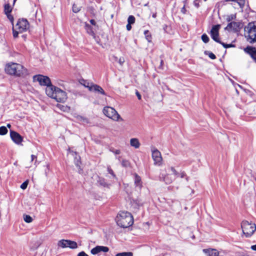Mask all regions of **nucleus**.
I'll list each match as a JSON object with an SVG mask.
<instances>
[{"label": "nucleus", "mask_w": 256, "mask_h": 256, "mask_svg": "<svg viewBox=\"0 0 256 256\" xmlns=\"http://www.w3.org/2000/svg\"><path fill=\"white\" fill-rule=\"evenodd\" d=\"M128 23L130 24H133L135 22V18L133 16H130L128 19Z\"/></svg>", "instance_id": "nucleus-35"}, {"label": "nucleus", "mask_w": 256, "mask_h": 256, "mask_svg": "<svg viewBox=\"0 0 256 256\" xmlns=\"http://www.w3.org/2000/svg\"><path fill=\"white\" fill-rule=\"evenodd\" d=\"M10 136L12 141L17 144H21L23 141V138L17 132L10 130Z\"/></svg>", "instance_id": "nucleus-10"}, {"label": "nucleus", "mask_w": 256, "mask_h": 256, "mask_svg": "<svg viewBox=\"0 0 256 256\" xmlns=\"http://www.w3.org/2000/svg\"><path fill=\"white\" fill-rule=\"evenodd\" d=\"M82 81H83L84 83H82V85L84 87L87 88L89 90H90V88H92L93 85L94 84H93L92 82H90L86 80H83Z\"/></svg>", "instance_id": "nucleus-26"}, {"label": "nucleus", "mask_w": 256, "mask_h": 256, "mask_svg": "<svg viewBox=\"0 0 256 256\" xmlns=\"http://www.w3.org/2000/svg\"><path fill=\"white\" fill-rule=\"evenodd\" d=\"M236 18V14H231L230 16H228L226 18V21L229 22L231 21L232 20H234Z\"/></svg>", "instance_id": "nucleus-40"}, {"label": "nucleus", "mask_w": 256, "mask_h": 256, "mask_svg": "<svg viewBox=\"0 0 256 256\" xmlns=\"http://www.w3.org/2000/svg\"><path fill=\"white\" fill-rule=\"evenodd\" d=\"M242 232L246 237H250L256 230V226L254 224L249 222L247 220H243L241 224Z\"/></svg>", "instance_id": "nucleus-5"}, {"label": "nucleus", "mask_w": 256, "mask_h": 256, "mask_svg": "<svg viewBox=\"0 0 256 256\" xmlns=\"http://www.w3.org/2000/svg\"><path fill=\"white\" fill-rule=\"evenodd\" d=\"M28 180H26L25 182H24L21 185H20V188L22 190H25L28 186Z\"/></svg>", "instance_id": "nucleus-37"}, {"label": "nucleus", "mask_w": 256, "mask_h": 256, "mask_svg": "<svg viewBox=\"0 0 256 256\" xmlns=\"http://www.w3.org/2000/svg\"><path fill=\"white\" fill-rule=\"evenodd\" d=\"M202 251L206 256H218L219 254L218 252L216 249H203Z\"/></svg>", "instance_id": "nucleus-15"}, {"label": "nucleus", "mask_w": 256, "mask_h": 256, "mask_svg": "<svg viewBox=\"0 0 256 256\" xmlns=\"http://www.w3.org/2000/svg\"><path fill=\"white\" fill-rule=\"evenodd\" d=\"M80 8L78 7L76 4H74L72 6V12L74 13H77L80 12Z\"/></svg>", "instance_id": "nucleus-36"}, {"label": "nucleus", "mask_w": 256, "mask_h": 256, "mask_svg": "<svg viewBox=\"0 0 256 256\" xmlns=\"http://www.w3.org/2000/svg\"><path fill=\"white\" fill-rule=\"evenodd\" d=\"M33 79L34 81L38 82L40 85L46 86V88H52V87L54 86L52 84L50 78L47 76L41 74L36 75L34 76Z\"/></svg>", "instance_id": "nucleus-7"}, {"label": "nucleus", "mask_w": 256, "mask_h": 256, "mask_svg": "<svg viewBox=\"0 0 256 256\" xmlns=\"http://www.w3.org/2000/svg\"><path fill=\"white\" fill-rule=\"evenodd\" d=\"M220 24H218L214 25L210 32V35L212 38L216 42L218 43L220 42V40L219 38V30L220 28Z\"/></svg>", "instance_id": "nucleus-8"}, {"label": "nucleus", "mask_w": 256, "mask_h": 256, "mask_svg": "<svg viewBox=\"0 0 256 256\" xmlns=\"http://www.w3.org/2000/svg\"><path fill=\"white\" fill-rule=\"evenodd\" d=\"M110 150L111 152H114L115 154H118L120 152V151L119 150H114V149H113V150H111L110 149Z\"/></svg>", "instance_id": "nucleus-46"}, {"label": "nucleus", "mask_w": 256, "mask_h": 256, "mask_svg": "<svg viewBox=\"0 0 256 256\" xmlns=\"http://www.w3.org/2000/svg\"><path fill=\"white\" fill-rule=\"evenodd\" d=\"M130 144L131 146L135 148H138L140 146V143L138 139L136 138H131L130 140Z\"/></svg>", "instance_id": "nucleus-21"}, {"label": "nucleus", "mask_w": 256, "mask_h": 256, "mask_svg": "<svg viewBox=\"0 0 256 256\" xmlns=\"http://www.w3.org/2000/svg\"><path fill=\"white\" fill-rule=\"evenodd\" d=\"M68 248L72 249H75L78 248V244L76 242L68 240Z\"/></svg>", "instance_id": "nucleus-23"}, {"label": "nucleus", "mask_w": 256, "mask_h": 256, "mask_svg": "<svg viewBox=\"0 0 256 256\" xmlns=\"http://www.w3.org/2000/svg\"><path fill=\"white\" fill-rule=\"evenodd\" d=\"M109 251V248L108 246H97L96 247L92 248L90 252L92 254L95 255L98 254L100 252H107Z\"/></svg>", "instance_id": "nucleus-11"}, {"label": "nucleus", "mask_w": 256, "mask_h": 256, "mask_svg": "<svg viewBox=\"0 0 256 256\" xmlns=\"http://www.w3.org/2000/svg\"><path fill=\"white\" fill-rule=\"evenodd\" d=\"M97 182L100 186H103L104 188H109L110 186V184H108L106 182V179L102 177H98V179L97 180Z\"/></svg>", "instance_id": "nucleus-16"}, {"label": "nucleus", "mask_w": 256, "mask_h": 256, "mask_svg": "<svg viewBox=\"0 0 256 256\" xmlns=\"http://www.w3.org/2000/svg\"><path fill=\"white\" fill-rule=\"evenodd\" d=\"M232 2H236L238 4L240 8H243L246 4L245 0H232Z\"/></svg>", "instance_id": "nucleus-31"}, {"label": "nucleus", "mask_w": 256, "mask_h": 256, "mask_svg": "<svg viewBox=\"0 0 256 256\" xmlns=\"http://www.w3.org/2000/svg\"><path fill=\"white\" fill-rule=\"evenodd\" d=\"M80 162L78 160H77L75 161V164L76 166L78 168H79V170H78V172L80 174H81L82 173V170L80 168Z\"/></svg>", "instance_id": "nucleus-39"}, {"label": "nucleus", "mask_w": 256, "mask_h": 256, "mask_svg": "<svg viewBox=\"0 0 256 256\" xmlns=\"http://www.w3.org/2000/svg\"><path fill=\"white\" fill-rule=\"evenodd\" d=\"M163 65H164V60H161L160 64V66H158V68L162 70L163 69Z\"/></svg>", "instance_id": "nucleus-53"}, {"label": "nucleus", "mask_w": 256, "mask_h": 256, "mask_svg": "<svg viewBox=\"0 0 256 256\" xmlns=\"http://www.w3.org/2000/svg\"><path fill=\"white\" fill-rule=\"evenodd\" d=\"M152 17L153 18H156V13L155 12V13H154L152 15Z\"/></svg>", "instance_id": "nucleus-59"}, {"label": "nucleus", "mask_w": 256, "mask_h": 256, "mask_svg": "<svg viewBox=\"0 0 256 256\" xmlns=\"http://www.w3.org/2000/svg\"><path fill=\"white\" fill-rule=\"evenodd\" d=\"M85 29L87 33L92 36L94 38H96V34L93 30L92 27L89 24L86 23L84 26Z\"/></svg>", "instance_id": "nucleus-17"}, {"label": "nucleus", "mask_w": 256, "mask_h": 256, "mask_svg": "<svg viewBox=\"0 0 256 256\" xmlns=\"http://www.w3.org/2000/svg\"><path fill=\"white\" fill-rule=\"evenodd\" d=\"M90 12V14L94 15V9L93 7H90L88 8Z\"/></svg>", "instance_id": "nucleus-51"}, {"label": "nucleus", "mask_w": 256, "mask_h": 256, "mask_svg": "<svg viewBox=\"0 0 256 256\" xmlns=\"http://www.w3.org/2000/svg\"><path fill=\"white\" fill-rule=\"evenodd\" d=\"M52 88H46V94L49 97L55 99L58 102H64L67 98L66 93L55 86Z\"/></svg>", "instance_id": "nucleus-3"}, {"label": "nucleus", "mask_w": 256, "mask_h": 256, "mask_svg": "<svg viewBox=\"0 0 256 256\" xmlns=\"http://www.w3.org/2000/svg\"><path fill=\"white\" fill-rule=\"evenodd\" d=\"M36 158H37V157L36 156L34 155V154L31 155V161L32 162V161L35 160V164L36 162Z\"/></svg>", "instance_id": "nucleus-49"}, {"label": "nucleus", "mask_w": 256, "mask_h": 256, "mask_svg": "<svg viewBox=\"0 0 256 256\" xmlns=\"http://www.w3.org/2000/svg\"><path fill=\"white\" fill-rule=\"evenodd\" d=\"M119 62L120 64H122L124 62V61H122L121 59H120Z\"/></svg>", "instance_id": "nucleus-60"}, {"label": "nucleus", "mask_w": 256, "mask_h": 256, "mask_svg": "<svg viewBox=\"0 0 256 256\" xmlns=\"http://www.w3.org/2000/svg\"><path fill=\"white\" fill-rule=\"evenodd\" d=\"M77 256H88V254H87L84 252L82 251L80 252Z\"/></svg>", "instance_id": "nucleus-45"}, {"label": "nucleus", "mask_w": 256, "mask_h": 256, "mask_svg": "<svg viewBox=\"0 0 256 256\" xmlns=\"http://www.w3.org/2000/svg\"><path fill=\"white\" fill-rule=\"evenodd\" d=\"M107 170H108V172L112 176L113 178L116 179V175L115 174L113 170L111 168L110 166H108L107 167Z\"/></svg>", "instance_id": "nucleus-34"}, {"label": "nucleus", "mask_w": 256, "mask_h": 256, "mask_svg": "<svg viewBox=\"0 0 256 256\" xmlns=\"http://www.w3.org/2000/svg\"><path fill=\"white\" fill-rule=\"evenodd\" d=\"M152 158L155 164H160L162 161L161 154L158 150H154L152 152Z\"/></svg>", "instance_id": "nucleus-12"}, {"label": "nucleus", "mask_w": 256, "mask_h": 256, "mask_svg": "<svg viewBox=\"0 0 256 256\" xmlns=\"http://www.w3.org/2000/svg\"><path fill=\"white\" fill-rule=\"evenodd\" d=\"M7 128L4 126H2L0 127V135L3 136L8 133Z\"/></svg>", "instance_id": "nucleus-30"}, {"label": "nucleus", "mask_w": 256, "mask_h": 256, "mask_svg": "<svg viewBox=\"0 0 256 256\" xmlns=\"http://www.w3.org/2000/svg\"><path fill=\"white\" fill-rule=\"evenodd\" d=\"M131 24H130L129 23H128V24H126V27L128 30H130L132 29Z\"/></svg>", "instance_id": "nucleus-54"}, {"label": "nucleus", "mask_w": 256, "mask_h": 256, "mask_svg": "<svg viewBox=\"0 0 256 256\" xmlns=\"http://www.w3.org/2000/svg\"><path fill=\"white\" fill-rule=\"evenodd\" d=\"M136 94L138 99L139 100H141V98H142L141 95L137 90H136Z\"/></svg>", "instance_id": "nucleus-52"}, {"label": "nucleus", "mask_w": 256, "mask_h": 256, "mask_svg": "<svg viewBox=\"0 0 256 256\" xmlns=\"http://www.w3.org/2000/svg\"><path fill=\"white\" fill-rule=\"evenodd\" d=\"M90 23L93 25V26H96V22H95V20H90Z\"/></svg>", "instance_id": "nucleus-55"}, {"label": "nucleus", "mask_w": 256, "mask_h": 256, "mask_svg": "<svg viewBox=\"0 0 256 256\" xmlns=\"http://www.w3.org/2000/svg\"><path fill=\"white\" fill-rule=\"evenodd\" d=\"M68 240H61L58 241V245L59 247L66 248H68Z\"/></svg>", "instance_id": "nucleus-22"}, {"label": "nucleus", "mask_w": 256, "mask_h": 256, "mask_svg": "<svg viewBox=\"0 0 256 256\" xmlns=\"http://www.w3.org/2000/svg\"><path fill=\"white\" fill-rule=\"evenodd\" d=\"M116 256H133V253L132 252H119Z\"/></svg>", "instance_id": "nucleus-29"}, {"label": "nucleus", "mask_w": 256, "mask_h": 256, "mask_svg": "<svg viewBox=\"0 0 256 256\" xmlns=\"http://www.w3.org/2000/svg\"><path fill=\"white\" fill-rule=\"evenodd\" d=\"M8 18L12 22L14 20V17L12 16L10 14H8V15H6Z\"/></svg>", "instance_id": "nucleus-50"}, {"label": "nucleus", "mask_w": 256, "mask_h": 256, "mask_svg": "<svg viewBox=\"0 0 256 256\" xmlns=\"http://www.w3.org/2000/svg\"><path fill=\"white\" fill-rule=\"evenodd\" d=\"M170 170H171L173 174L176 177L179 176V173L175 170V168L174 167H171Z\"/></svg>", "instance_id": "nucleus-42"}, {"label": "nucleus", "mask_w": 256, "mask_h": 256, "mask_svg": "<svg viewBox=\"0 0 256 256\" xmlns=\"http://www.w3.org/2000/svg\"><path fill=\"white\" fill-rule=\"evenodd\" d=\"M244 51L248 54L253 59L254 61L256 62V48L254 47L248 46L244 49Z\"/></svg>", "instance_id": "nucleus-13"}, {"label": "nucleus", "mask_w": 256, "mask_h": 256, "mask_svg": "<svg viewBox=\"0 0 256 256\" xmlns=\"http://www.w3.org/2000/svg\"><path fill=\"white\" fill-rule=\"evenodd\" d=\"M117 224L122 228H128L134 224V218L132 214L126 211H120L116 218Z\"/></svg>", "instance_id": "nucleus-2"}, {"label": "nucleus", "mask_w": 256, "mask_h": 256, "mask_svg": "<svg viewBox=\"0 0 256 256\" xmlns=\"http://www.w3.org/2000/svg\"><path fill=\"white\" fill-rule=\"evenodd\" d=\"M78 119L80 120H82L84 122H88V120L86 118H84L82 116H78Z\"/></svg>", "instance_id": "nucleus-44"}, {"label": "nucleus", "mask_w": 256, "mask_h": 256, "mask_svg": "<svg viewBox=\"0 0 256 256\" xmlns=\"http://www.w3.org/2000/svg\"><path fill=\"white\" fill-rule=\"evenodd\" d=\"M245 36L250 43L256 42V26L253 22H249L244 28Z\"/></svg>", "instance_id": "nucleus-4"}, {"label": "nucleus", "mask_w": 256, "mask_h": 256, "mask_svg": "<svg viewBox=\"0 0 256 256\" xmlns=\"http://www.w3.org/2000/svg\"><path fill=\"white\" fill-rule=\"evenodd\" d=\"M232 22L228 24L226 27L224 28L225 30H233Z\"/></svg>", "instance_id": "nucleus-38"}, {"label": "nucleus", "mask_w": 256, "mask_h": 256, "mask_svg": "<svg viewBox=\"0 0 256 256\" xmlns=\"http://www.w3.org/2000/svg\"><path fill=\"white\" fill-rule=\"evenodd\" d=\"M117 158L120 161V156H118Z\"/></svg>", "instance_id": "nucleus-62"}, {"label": "nucleus", "mask_w": 256, "mask_h": 256, "mask_svg": "<svg viewBox=\"0 0 256 256\" xmlns=\"http://www.w3.org/2000/svg\"><path fill=\"white\" fill-rule=\"evenodd\" d=\"M90 91L98 92L104 96L106 95V94L102 88L100 86L96 84H94L92 88H90Z\"/></svg>", "instance_id": "nucleus-14"}, {"label": "nucleus", "mask_w": 256, "mask_h": 256, "mask_svg": "<svg viewBox=\"0 0 256 256\" xmlns=\"http://www.w3.org/2000/svg\"><path fill=\"white\" fill-rule=\"evenodd\" d=\"M218 43L221 44L223 46V47L226 48L235 47V45L234 44H225V43L222 42L221 40H220V42H218Z\"/></svg>", "instance_id": "nucleus-32"}, {"label": "nucleus", "mask_w": 256, "mask_h": 256, "mask_svg": "<svg viewBox=\"0 0 256 256\" xmlns=\"http://www.w3.org/2000/svg\"><path fill=\"white\" fill-rule=\"evenodd\" d=\"M186 11V8H185V7H184H184L182 8L181 12H182V13L185 14Z\"/></svg>", "instance_id": "nucleus-58"}, {"label": "nucleus", "mask_w": 256, "mask_h": 256, "mask_svg": "<svg viewBox=\"0 0 256 256\" xmlns=\"http://www.w3.org/2000/svg\"><path fill=\"white\" fill-rule=\"evenodd\" d=\"M7 127L8 128H10V127H11L10 124H7Z\"/></svg>", "instance_id": "nucleus-61"}, {"label": "nucleus", "mask_w": 256, "mask_h": 256, "mask_svg": "<svg viewBox=\"0 0 256 256\" xmlns=\"http://www.w3.org/2000/svg\"><path fill=\"white\" fill-rule=\"evenodd\" d=\"M201 38H202V42L206 44L208 43L210 40V38H209L208 36L206 34H202L201 36Z\"/></svg>", "instance_id": "nucleus-33"}, {"label": "nucleus", "mask_w": 256, "mask_h": 256, "mask_svg": "<svg viewBox=\"0 0 256 256\" xmlns=\"http://www.w3.org/2000/svg\"><path fill=\"white\" fill-rule=\"evenodd\" d=\"M23 218L24 222L27 223H30L32 222L33 220V219L32 216L26 214H24Z\"/></svg>", "instance_id": "nucleus-27"}, {"label": "nucleus", "mask_w": 256, "mask_h": 256, "mask_svg": "<svg viewBox=\"0 0 256 256\" xmlns=\"http://www.w3.org/2000/svg\"><path fill=\"white\" fill-rule=\"evenodd\" d=\"M200 0H194V5L196 7V8H198L200 5H199V2H200Z\"/></svg>", "instance_id": "nucleus-47"}, {"label": "nucleus", "mask_w": 256, "mask_h": 256, "mask_svg": "<svg viewBox=\"0 0 256 256\" xmlns=\"http://www.w3.org/2000/svg\"><path fill=\"white\" fill-rule=\"evenodd\" d=\"M4 70L7 74L16 76L24 77L28 74L26 68L23 66L14 62L7 64Z\"/></svg>", "instance_id": "nucleus-1"}, {"label": "nucleus", "mask_w": 256, "mask_h": 256, "mask_svg": "<svg viewBox=\"0 0 256 256\" xmlns=\"http://www.w3.org/2000/svg\"><path fill=\"white\" fill-rule=\"evenodd\" d=\"M233 30L234 32H238L242 27V23L240 22H232Z\"/></svg>", "instance_id": "nucleus-18"}, {"label": "nucleus", "mask_w": 256, "mask_h": 256, "mask_svg": "<svg viewBox=\"0 0 256 256\" xmlns=\"http://www.w3.org/2000/svg\"><path fill=\"white\" fill-rule=\"evenodd\" d=\"M12 10V8H11L10 4H5L4 6V12L6 15H8V14H10Z\"/></svg>", "instance_id": "nucleus-24"}, {"label": "nucleus", "mask_w": 256, "mask_h": 256, "mask_svg": "<svg viewBox=\"0 0 256 256\" xmlns=\"http://www.w3.org/2000/svg\"><path fill=\"white\" fill-rule=\"evenodd\" d=\"M19 30L16 31V30L14 28H12V34H13V36L14 38H16L18 37Z\"/></svg>", "instance_id": "nucleus-43"}, {"label": "nucleus", "mask_w": 256, "mask_h": 256, "mask_svg": "<svg viewBox=\"0 0 256 256\" xmlns=\"http://www.w3.org/2000/svg\"><path fill=\"white\" fill-rule=\"evenodd\" d=\"M144 34L145 36V38L146 39V40L148 41V42H152V35L150 32L148 30H146L144 32Z\"/></svg>", "instance_id": "nucleus-25"}, {"label": "nucleus", "mask_w": 256, "mask_h": 256, "mask_svg": "<svg viewBox=\"0 0 256 256\" xmlns=\"http://www.w3.org/2000/svg\"><path fill=\"white\" fill-rule=\"evenodd\" d=\"M129 164H130L129 162L126 160H123L122 161V165L124 167H126V166H128Z\"/></svg>", "instance_id": "nucleus-41"}, {"label": "nucleus", "mask_w": 256, "mask_h": 256, "mask_svg": "<svg viewBox=\"0 0 256 256\" xmlns=\"http://www.w3.org/2000/svg\"><path fill=\"white\" fill-rule=\"evenodd\" d=\"M104 114L107 117L115 121L123 120L120 115L114 108L110 106H106L103 109Z\"/></svg>", "instance_id": "nucleus-6"}, {"label": "nucleus", "mask_w": 256, "mask_h": 256, "mask_svg": "<svg viewBox=\"0 0 256 256\" xmlns=\"http://www.w3.org/2000/svg\"><path fill=\"white\" fill-rule=\"evenodd\" d=\"M238 256H250L248 253H242L240 254Z\"/></svg>", "instance_id": "nucleus-57"}, {"label": "nucleus", "mask_w": 256, "mask_h": 256, "mask_svg": "<svg viewBox=\"0 0 256 256\" xmlns=\"http://www.w3.org/2000/svg\"><path fill=\"white\" fill-rule=\"evenodd\" d=\"M29 23L26 19L19 20L16 26V28L19 32H22L28 28Z\"/></svg>", "instance_id": "nucleus-9"}, {"label": "nucleus", "mask_w": 256, "mask_h": 256, "mask_svg": "<svg viewBox=\"0 0 256 256\" xmlns=\"http://www.w3.org/2000/svg\"><path fill=\"white\" fill-rule=\"evenodd\" d=\"M179 176H180L181 178H184L186 176V174L184 172H181L179 174Z\"/></svg>", "instance_id": "nucleus-48"}, {"label": "nucleus", "mask_w": 256, "mask_h": 256, "mask_svg": "<svg viewBox=\"0 0 256 256\" xmlns=\"http://www.w3.org/2000/svg\"><path fill=\"white\" fill-rule=\"evenodd\" d=\"M250 248L253 250L256 251V244L254 245H252L251 246Z\"/></svg>", "instance_id": "nucleus-56"}, {"label": "nucleus", "mask_w": 256, "mask_h": 256, "mask_svg": "<svg viewBox=\"0 0 256 256\" xmlns=\"http://www.w3.org/2000/svg\"><path fill=\"white\" fill-rule=\"evenodd\" d=\"M16 0H14V4L15 3Z\"/></svg>", "instance_id": "nucleus-64"}, {"label": "nucleus", "mask_w": 256, "mask_h": 256, "mask_svg": "<svg viewBox=\"0 0 256 256\" xmlns=\"http://www.w3.org/2000/svg\"><path fill=\"white\" fill-rule=\"evenodd\" d=\"M204 54H206V55H207L208 56V57L212 59V60H214L216 58V56L211 52L210 51H208V50H206L204 51Z\"/></svg>", "instance_id": "nucleus-28"}, {"label": "nucleus", "mask_w": 256, "mask_h": 256, "mask_svg": "<svg viewBox=\"0 0 256 256\" xmlns=\"http://www.w3.org/2000/svg\"><path fill=\"white\" fill-rule=\"evenodd\" d=\"M160 180H162V181L164 182L166 184H170L172 180L171 178H168V175H166L165 174H162L161 173L160 175Z\"/></svg>", "instance_id": "nucleus-19"}, {"label": "nucleus", "mask_w": 256, "mask_h": 256, "mask_svg": "<svg viewBox=\"0 0 256 256\" xmlns=\"http://www.w3.org/2000/svg\"><path fill=\"white\" fill-rule=\"evenodd\" d=\"M226 2L232 1V0H226Z\"/></svg>", "instance_id": "nucleus-63"}, {"label": "nucleus", "mask_w": 256, "mask_h": 256, "mask_svg": "<svg viewBox=\"0 0 256 256\" xmlns=\"http://www.w3.org/2000/svg\"><path fill=\"white\" fill-rule=\"evenodd\" d=\"M134 184L139 189H140L142 185L141 178L140 176H138L137 174H135V178H134Z\"/></svg>", "instance_id": "nucleus-20"}]
</instances>
